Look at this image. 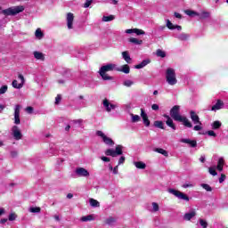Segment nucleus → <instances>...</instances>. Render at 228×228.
Here are the masks:
<instances>
[{
  "instance_id": "obj_41",
  "label": "nucleus",
  "mask_w": 228,
  "mask_h": 228,
  "mask_svg": "<svg viewBox=\"0 0 228 228\" xmlns=\"http://www.w3.org/2000/svg\"><path fill=\"white\" fill-rule=\"evenodd\" d=\"M154 126L158 127L159 129H165L163 121H155L154 122Z\"/></svg>"
},
{
  "instance_id": "obj_33",
  "label": "nucleus",
  "mask_w": 228,
  "mask_h": 228,
  "mask_svg": "<svg viewBox=\"0 0 228 228\" xmlns=\"http://www.w3.org/2000/svg\"><path fill=\"white\" fill-rule=\"evenodd\" d=\"M155 152H158L159 154H162V156H165V158H168V151L166 150H163L162 148L155 149Z\"/></svg>"
},
{
  "instance_id": "obj_46",
  "label": "nucleus",
  "mask_w": 228,
  "mask_h": 228,
  "mask_svg": "<svg viewBox=\"0 0 228 228\" xmlns=\"http://www.w3.org/2000/svg\"><path fill=\"white\" fill-rule=\"evenodd\" d=\"M8 92V86H3L0 88V95H3L4 94H6Z\"/></svg>"
},
{
  "instance_id": "obj_55",
  "label": "nucleus",
  "mask_w": 228,
  "mask_h": 228,
  "mask_svg": "<svg viewBox=\"0 0 228 228\" xmlns=\"http://www.w3.org/2000/svg\"><path fill=\"white\" fill-rule=\"evenodd\" d=\"M102 161H104L105 163H110L111 159L108 157H101Z\"/></svg>"
},
{
  "instance_id": "obj_54",
  "label": "nucleus",
  "mask_w": 228,
  "mask_h": 228,
  "mask_svg": "<svg viewBox=\"0 0 228 228\" xmlns=\"http://www.w3.org/2000/svg\"><path fill=\"white\" fill-rule=\"evenodd\" d=\"M125 33H126V35H132V33H134V28L126 29Z\"/></svg>"
},
{
  "instance_id": "obj_6",
  "label": "nucleus",
  "mask_w": 228,
  "mask_h": 228,
  "mask_svg": "<svg viewBox=\"0 0 228 228\" xmlns=\"http://www.w3.org/2000/svg\"><path fill=\"white\" fill-rule=\"evenodd\" d=\"M124 146L118 144L116 146L115 150L108 149L105 151V156H111V158H117V156H122L124 154Z\"/></svg>"
},
{
  "instance_id": "obj_19",
  "label": "nucleus",
  "mask_w": 228,
  "mask_h": 228,
  "mask_svg": "<svg viewBox=\"0 0 228 228\" xmlns=\"http://www.w3.org/2000/svg\"><path fill=\"white\" fill-rule=\"evenodd\" d=\"M34 58L36 60H38L39 61H45V54H44L42 52L35 51L33 52Z\"/></svg>"
},
{
  "instance_id": "obj_50",
  "label": "nucleus",
  "mask_w": 228,
  "mask_h": 228,
  "mask_svg": "<svg viewBox=\"0 0 228 228\" xmlns=\"http://www.w3.org/2000/svg\"><path fill=\"white\" fill-rule=\"evenodd\" d=\"M152 208H153L154 213L159 211V205H158V203L153 202V203H152Z\"/></svg>"
},
{
  "instance_id": "obj_59",
  "label": "nucleus",
  "mask_w": 228,
  "mask_h": 228,
  "mask_svg": "<svg viewBox=\"0 0 228 228\" xmlns=\"http://www.w3.org/2000/svg\"><path fill=\"white\" fill-rule=\"evenodd\" d=\"M225 181V175H221V177L219 178V183H222Z\"/></svg>"
},
{
  "instance_id": "obj_56",
  "label": "nucleus",
  "mask_w": 228,
  "mask_h": 228,
  "mask_svg": "<svg viewBox=\"0 0 228 228\" xmlns=\"http://www.w3.org/2000/svg\"><path fill=\"white\" fill-rule=\"evenodd\" d=\"M151 110H153V111H158V110H159V104H152L151 105Z\"/></svg>"
},
{
  "instance_id": "obj_21",
  "label": "nucleus",
  "mask_w": 228,
  "mask_h": 228,
  "mask_svg": "<svg viewBox=\"0 0 228 228\" xmlns=\"http://www.w3.org/2000/svg\"><path fill=\"white\" fill-rule=\"evenodd\" d=\"M180 142L182 143H187L188 145H190L192 148L197 147V141L195 140H191V139H181Z\"/></svg>"
},
{
  "instance_id": "obj_16",
  "label": "nucleus",
  "mask_w": 228,
  "mask_h": 228,
  "mask_svg": "<svg viewBox=\"0 0 228 228\" xmlns=\"http://www.w3.org/2000/svg\"><path fill=\"white\" fill-rule=\"evenodd\" d=\"M166 26L168 29L171 30L177 29V31H181V29H183V27L179 25H174L170 20H166Z\"/></svg>"
},
{
  "instance_id": "obj_40",
  "label": "nucleus",
  "mask_w": 228,
  "mask_h": 228,
  "mask_svg": "<svg viewBox=\"0 0 228 228\" xmlns=\"http://www.w3.org/2000/svg\"><path fill=\"white\" fill-rule=\"evenodd\" d=\"M115 222H117V219L115 217H109L105 221L107 225H113V224H115Z\"/></svg>"
},
{
  "instance_id": "obj_61",
  "label": "nucleus",
  "mask_w": 228,
  "mask_h": 228,
  "mask_svg": "<svg viewBox=\"0 0 228 228\" xmlns=\"http://www.w3.org/2000/svg\"><path fill=\"white\" fill-rule=\"evenodd\" d=\"M200 163H205L206 162V156L201 155L200 158Z\"/></svg>"
},
{
  "instance_id": "obj_60",
  "label": "nucleus",
  "mask_w": 228,
  "mask_h": 228,
  "mask_svg": "<svg viewBox=\"0 0 228 228\" xmlns=\"http://www.w3.org/2000/svg\"><path fill=\"white\" fill-rule=\"evenodd\" d=\"M26 111L27 113H29V114L33 113V107H27Z\"/></svg>"
},
{
  "instance_id": "obj_3",
  "label": "nucleus",
  "mask_w": 228,
  "mask_h": 228,
  "mask_svg": "<svg viewBox=\"0 0 228 228\" xmlns=\"http://www.w3.org/2000/svg\"><path fill=\"white\" fill-rule=\"evenodd\" d=\"M26 8L24 5L12 6L5 10H3L1 13L5 17H15V15H19V13H22Z\"/></svg>"
},
{
  "instance_id": "obj_34",
  "label": "nucleus",
  "mask_w": 228,
  "mask_h": 228,
  "mask_svg": "<svg viewBox=\"0 0 228 228\" xmlns=\"http://www.w3.org/2000/svg\"><path fill=\"white\" fill-rule=\"evenodd\" d=\"M81 222H92L94 220V216H84L80 218Z\"/></svg>"
},
{
  "instance_id": "obj_29",
  "label": "nucleus",
  "mask_w": 228,
  "mask_h": 228,
  "mask_svg": "<svg viewBox=\"0 0 228 228\" xmlns=\"http://www.w3.org/2000/svg\"><path fill=\"white\" fill-rule=\"evenodd\" d=\"M35 37L37 40H42V38H44V32H42V28H37Z\"/></svg>"
},
{
  "instance_id": "obj_7",
  "label": "nucleus",
  "mask_w": 228,
  "mask_h": 228,
  "mask_svg": "<svg viewBox=\"0 0 228 228\" xmlns=\"http://www.w3.org/2000/svg\"><path fill=\"white\" fill-rule=\"evenodd\" d=\"M167 191L168 193H171V195L176 197V199H179V200H185V202H190V197L184 194V192H181L175 189H168Z\"/></svg>"
},
{
  "instance_id": "obj_49",
  "label": "nucleus",
  "mask_w": 228,
  "mask_h": 228,
  "mask_svg": "<svg viewBox=\"0 0 228 228\" xmlns=\"http://www.w3.org/2000/svg\"><path fill=\"white\" fill-rule=\"evenodd\" d=\"M124 163H126V157L121 156L118 159V167H120V165H124Z\"/></svg>"
},
{
  "instance_id": "obj_32",
  "label": "nucleus",
  "mask_w": 228,
  "mask_h": 228,
  "mask_svg": "<svg viewBox=\"0 0 228 228\" xmlns=\"http://www.w3.org/2000/svg\"><path fill=\"white\" fill-rule=\"evenodd\" d=\"M184 13L189 17H199V12L191 10H185Z\"/></svg>"
},
{
  "instance_id": "obj_22",
  "label": "nucleus",
  "mask_w": 228,
  "mask_h": 228,
  "mask_svg": "<svg viewBox=\"0 0 228 228\" xmlns=\"http://www.w3.org/2000/svg\"><path fill=\"white\" fill-rule=\"evenodd\" d=\"M224 165H225V160L224 159V157H221L217 161L216 169L219 172H222L224 170Z\"/></svg>"
},
{
  "instance_id": "obj_12",
  "label": "nucleus",
  "mask_w": 228,
  "mask_h": 228,
  "mask_svg": "<svg viewBox=\"0 0 228 228\" xmlns=\"http://www.w3.org/2000/svg\"><path fill=\"white\" fill-rule=\"evenodd\" d=\"M103 108H105L106 111L110 113L113 111V110H117L118 106L115 103L110 102V100L105 99L103 100Z\"/></svg>"
},
{
  "instance_id": "obj_62",
  "label": "nucleus",
  "mask_w": 228,
  "mask_h": 228,
  "mask_svg": "<svg viewBox=\"0 0 228 228\" xmlns=\"http://www.w3.org/2000/svg\"><path fill=\"white\" fill-rule=\"evenodd\" d=\"M175 17L176 19H183V15H181V13H179V12H175Z\"/></svg>"
},
{
  "instance_id": "obj_48",
  "label": "nucleus",
  "mask_w": 228,
  "mask_h": 228,
  "mask_svg": "<svg viewBox=\"0 0 228 228\" xmlns=\"http://www.w3.org/2000/svg\"><path fill=\"white\" fill-rule=\"evenodd\" d=\"M205 134H208V136H213L214 138H216V133L213 130H208L205 133Z\"/></svg>"
},
{
  "instance_id": "obj_11",
  "label": "nucleus",
  "mask_w": 228,
  "mask_h": 228,
  "mask_svg": "<svg viewBox=\"0 0 228 228\" xmlns=\"http://www.w3.org/2000/svg\"><path fill=\"white\" fill-rule=\"evenodd\" d=\"M11 131L14 140H22V132H20V128H19V126H13Z\"/></svg>"
},
{
  "instance_id": "obj_5",
  "label": "nucleus",
  "mask_w": 228,
  "mask_h": 228,
  "mask_svg": "<svg viewBox=\"0 0 228 228\" xmlns=\"http://www.w3.org/2000/svg\"><path fill=\"white\" fill-rule=\"evenodd\" d=\"M190 117L193 124H195L193 131H202V122H200V118H199L195 110L190 111Z\"/></svg>"
},
{
  "instance_id": "obj_15",
  "label": "nucleus",
  "mask_w": 228,
  "mask_h": 228,
  "mask_svg": "<svg viewBox=\"0 0 228 228\" xmlns=\"http://www.w3.org/2000/svg\"><path fill=\"white\" fill-rule=\"evenodd\" d=\"M14 124L16 126L20 124V105H15L14 107Z\"/></svg>"
},
{
  "instance_id": "obj_4",
  "label": "nucleus",
  "mask_w": 228,
  "mask_h": 228,
  "mask_svg": "<svg viewBox=\"0 0 228 228\" xmlns=\"http://www.w3.org/2000/svg\"><path fill=\"white\" fill-rule=\"evenodd\" d=\"M166 81L171 86L174 85H177V78L175 77V69L172 68H168L166 71Z\"/></svg>"
},
{
  "instance_id": "obj_18",
  "label": "nucleus",
  "mask_w": 228,
  "mask_h": 228,
  "mask_svg": "<svg viewBox=\"0 0 228 228\" xmlns=\"http://www.w3.org/2000/svg\"><path fill=\"white\" fill-rule=\"evenodd\" d=\"M163 118H167L166 120L167 126H168V127H171V129H174V131H175L176 127H175V125L174 124V120L172 119V118H170V116L167 114H164Z\"/></svg>"
},
{
  "instance_id": "obj_51",
  "label": "nucleus",
  "mask_w": 228,
  "mask_h": 228,
  "mask_svg": "<svg viewBox=\"0 0 228 228\" xmlns=\"http://www.w3.org/2000/svg\"><path fill=\"white\" fill-rule=\"evenodd\" d=\"M17 218V215H15L14 213H12L9 215V221L10 222H13V220H15Z\"/></svg>"
},
{
  "instance_id": "obj_31",
  "label": "nucleus",
  "mask_w": 228,
  "mask_h": 228,
  "mask_svg": "<svg viewBox=\"0 0 228 228\" xmlns=\"http://www.w3.org/2000/svg\"><path fill=\"white\" fill-rule=\"evenodd\" d=\"M89 204L92 208H100L101 203L97 200L90 199Z\"/></svg>"
},
{
  "instance_id": "obj_20",
  "label": "nucleus",
  "mask_w": 228,
  "mask_h": 228,
  "mask_svg": "<svg viewBox=\"0 0 228 228\" xmlns=\"http://www.w3.org/2000/svg\"><path fill=\"white\" fill-rule=\"evenodd\" d=\"M224 109V102L222 100H217L216 103L212 106L211 111H218V110Z\"/></svg>"
},
{
  "instance_id": "obj_26",
  "label": "nucleus",
  "mask_w": 228,
  "mask_h": 228,
  "mask_svg": "<svg viewBox=\"0 0 228 228\" xmlns=\"http://www.w3.org/2000/svg\"><path fill=\"white\" fill-rule=\"evenodd\" d=\"M134 167H136L139 170H145L147 168V165L144 162L142 161H134Z\"/></svg>"
},
{
  "instance_id": "obj_28",
  "label": "nucleus",
  "mask_w": 228,
  "mask_h": 228,
  "mask_svg": "<svg viewBox=\"0 0 228 228\" xmlns=\"http://www.w3.org/2000/svg\"><path fill=\"white\" fill-rule=\"evenodd\" d=\"M210 16H211V13L209 12H206V11H203L200 13L199 12V15H198V17L201 20L209 19Z\"/></svg>"
},
{
  "instance_id": "obj_25",
  "label": "nucleus",
  "mask_w": 228,
  "mask_h": 228,
  "mask_svg": "<svg viewBox=\"0 0 228 228\" xmlns=\"http://www.w3.org/2000/svg\"><path fill=\"white\" fill-rule=\"evenodd\" d=\"M118 72H123L124 74H129L131 72V69L129 68V65L125 64L120 69H116Z\"/></svg>"
},
{
  "instance_id": "obj_57",
  "label": "nucleus",
  "mask_w": 228,
  "mask_h": 228,
  "mask_svg": "<svg viewBox=\"0 0 228 228\" xmlns=\"http://www.w3.org/2000/svg\"><path fill=\"white\" fill-rule=\"evenodd\" d=\"M193 183H184L182 185L183 188H193Z\"/></svg>"
},
{
  "instance_id": "obj_9",
  "label": "nucleus",
  "mask_w": 228,
  "mask_h": 228,
  "mask_svg": "<svg viewBox=\"0 0 228 228\" xmlns=\"http://www.w3.org/2000/svg\"><path fill=\"white\" fill-rule=\"evenodd\" d=\"M18 79L20 80V83H19V81L17 80H13L12 85V88H16L17 90H20V88H22L26 83V78H24V76L22 74H19L18 75Z\"/></svg>"
},
{
  "instance_id": "obj_24",
  "label": "nucleus",
  "mask_w": 228,
  "mask_h": 228,
  "mask_svg": "<svg viewBox=\"0 0 228 228\" xmlns=\"http://www.w3.org/2000/svg\"><path fill=\"white\" fill-rule=\"evenodd\" d=\"M149 63H151V60L147 59V60H143L141 63L137 64L134 66V69H143L144 67H147V65H149Z\"/></svg>"
},
{
  "instance_id": "obj_58",
  "label": "nucleus",
  "mask_w": 228,
  "mask_h": 228,
  "mask_svg": "<svg viewBox=\"0 0 228 228\" xmlns=\"http://www.w3.org/2000/svg\"><path fill=\"white\" fill-rule=\"evenodd\" d=\"M112 173L114 174V175H117V174H118V166L113 167Z\"/></svg>"
},
{
  "instance_id": "obj_8",
  "label": "nucleus",
  "mask_w": 228,
  "mask_h": 228,
  "mask_svg": "<svg viewBox=\"0 0 228 228\" xmlns=\"http://www.w3.org/2000/svg\"><path fill=\"white\" fill-rule=\"evenodd\" d=\"M97 136H100V138H102L103 143H105V145H115V142L112 141L111 138H110L108 135H106L102 131H97L96 132Z\"/></svg>"
},
{
  "instance_id": "obj_47",
  "label": "nucleus",
  "mask_w": 228,
  "mask_h": 228,
  "mask_svg": "<svg viewBox=\"0 0 228 228\" xmlns=\"http://www.w3.org/2000/svg\"><path fill=\"white\" fill-rule=\"evenodd\" d=\"M134 84V82H133L132 80H125L123 83L124 86H127V87L133 86Z\"/></svg>"
},
{
  "instance_id": "obj_39",
  "label": "nucleus",
  "mask_w": 228,
  "mask_h": 228,
  "mask_svg": "<svg viewBox=\"0 0 228 228\" xmlns=\"http://www.w3.org/2000/svg\"><path fill=\"white\" fill-rule=\"evenodd\" d=\"M189 37L190 36H188V34L182 33V34L177 36V38H178V40L184 41V40H188Z\"/></svg>"
},
{
  "instance_id": "obj_23",
  "label": "nucleus",
  "mask_w": 228,
  "mask_h": 228,
  "mask_svg": "<svg viewBox=\"0 0 228 228\" xmlns=\"http://www.w3.org/2000/svg\"><path fill=\"white\" fill-rule=\"evenodd\" d=\"M128 42L130 44H134V45H142V44H143V40L138 39V38H135V37L128 38Z\"/></svg>"
},
{
  "instance_id": "obj_64",
  "label": "nucleus",
  "mask_w": 228,
  "mask_h": 228,
  "mask_svg": "<svg viewBox=\"0 0 228 228\" xmlns=\"http://www.w3.org/2000/svg\"><path fill=\"white\" fill-rule=\"evenodd\" d=\"M6 222H8L7 218H4L0 220V224H6Z\"/></svg>"
},
{
  "instance_id": "obj_2",
  "label": "nucleus",
  "mask_w": 228,
  "mask_h": 228,
  "mask_svg": "<svg viewBox=\"0 0 228 228\" xmlns=\"http://www.w3.org/2000/svg\"><path fill=\"white\" fill-rule=\"evenodd\" d=\"M115 69H117V65L113 63H109L100 68L99 74L103 81H111V79H113V77L106 74V72H111Z\"/></svg>"
},
{
  "instance_id": "obj_27",
  "label": "nucleus",
  "mask_w": 228,
  "mask_h": 228,
  "mask_svg": "<svg viewBox=\"0 0 228 228\" xmlns=\"http://www.w3.org/2000/svg\"><path fill=\"white\" fill-rule=\"evenodd\" d=\"M122 58L126 63H131L132 61L131 55H129V52L127 51L122 52Z\"/></svg>"
},
{
  "instance_id": "obj_53",
  "label": "nucleus",
  "mask_w": 228,
  "mask_h": 228,
  "mask_svg": "<svg viewBox=\"0 0 228 228\" xmlns=\"http://www.w3.org/2000/svg\"><path fill=\"white\" fill-rule=\"evenodd\" d=\"M61 102V95L58 94L55 98V104H60Z\"/></svg>"
},
{
  "instance_id": "obj_45",
  "label": "nucleus",
  "mask_w": 228,
  "mask_h": 228,
  "mask_svg": "<svg viewBox=\"0 0 228 228\" xmlns=\"http://www.w3.org/2000/svg\"><path fill=\"white\" fill-rule=\"evenodd\" d=\"M134 33H135V35H137L138 37L140 35H145V31H143L140 28H134Z\"/></svg>"
},
{
  "instance_id": "obj_1",
  "label": "nucleus",
  "mask_w": 228,
  "mask_h": 228,
  "mask_svg": "<svg viewBox=\"0 0 228 228\" xmlns=\"http://www.w3.org/2000/svg\"><path fill=\"white\" fill-rule=\"evenodd\" d=\"M170 117L176 122H182L185 127H193V125L191 124V122H190V119L181 115V107L179 105H175L170 110Z\"/></svg>"
},
{
  "instance_id": "obj_10",
  "label": "nucleus",
  "mask_w": 228,
  "mask_h": 228,
  "mask_svg": "<svg viewBox=\"0 0 228 228\" xmlns=\"http://www.w3.org/2000/svg\"><path fill=\"white\" fill-rule=\"evenodd\" d=\"M77 177H90V172L85 167H77L75 170Z\"/></svg>"
},
{
  "instance_id": "obj_63",
  "label": "nucleus",
  "mask_w": 228,
  "mask_h": 228,
  "mask_svg": "<svg viewBox=\"0 0 228 228\" xmlns=\"http://www.w3.org/2000/svg\"><path fill=\"white\" fill-rule=\"evenodd\" d=\"M74 124L81 125V124H83V119H76V120L74 121Z\"/></svg>"
},
{
  "instance_id": "obj_30",
  "label": "nucleus",
  "mask_w": 228,
  "mask_h": 228,
  "mask_svg": "<svg viewBox=\"0 0 228 228\" xmlns=\"http://www.w3.org/2000/svg\"><path fill=\"white\" fill-rule=\"evenodd\" d=\"M211 127L212 129H214L215 131H216L217 129H220L222 127V122L216 120V121H214L212 124H211Z\"/></svg>"
},
{
  "instance_id": "obj_37",
  "label": "nucleus",
  "mask_w": 228,
  "mask_h": 228,
  "mask_svg": "<svg viewBox=\"0 0 228 228\" xmlns=\"http://www.w3.org/2000/svg\"><path fill=\"white\" fill-rule=\"evenodd\" d=\"M130 117H131V121L133 123L140 122L141 120V118L139 115L130 114Z\"/></svg>"
},
{
  "instance_id": "obj_14",
  "label": "nucleus",
  "mask_w": 228,
  "mask_h": 228,
  "mask_svg": "<svg viewBox=\"0 0 228 228\" xmlns=\"http://www.w3.org/2000/svg\"><path fill=\"white\" fill-rule=\"evenodd\" d=\"M66 22H67L68 29H73V28H74V13L68 12L66 14Z\"/></svg>"
},
{
  "instance_id": "obj_13",
  "label": "nucleus",
  "mask_w": 228,
  "mask_h": 228,
  "mask_svg": "<svg viewBox=\"0 0 228 228\" xmlns=\"http://www.w3.org/2000/svg\"><path fill=\"white\" fill-rule=\"evenodd\" d=\"M195 216H197V210L191 209L189 212H187L183 215V218L185 222H190V221L193 220V218H195Z\"/></svg>"
},
{
  "instance_id": "obj_44",
  "label": "nucleus",
  "mask_w": 228,
  "mask_h": 228,
  "mask_svg": "<svg viewBox=\"0 0 228 228\" xmlns=\"http://www.w3.org/2000/svg\"><path fill=\"white\" fill-rule=\"evenodd\" d=\"M208 172H209V175H217V173H216V167H209L208 168Z\"/></svg>"
},
{
  "instance_id": "obj_36",
  "label": "nucleus",
  "mask_w": 228,
  "mask_h": 228,
  "mask_svg": "<svg viewBox=\"0 0 228 228\" xmlns=\"http://www.w3.org/2000/svg\"><path fill=\"white\" fill-rule=\"evenodd\" d=\"M111 20H115V16L114 15H109V16H103L102 17V21L103 22H111Z\"/></svg>"
},
{
  "instance_id": "obj_38",
  "label": "nucleus",
  "mask_w": 228,
  "mask_h": 228,
  "mask_svg": "<svg viewBox=\"0 0 228 228\" xmlns=\"http://www.w3.org/2000/svg\"><path fill=\"white\" fill-rule=\"evenodd\" d=\"M201 188H203V190H205L206 191H213V188L211 187V185L208 184V183H201L200 184Z\"/></svg>"
},
{
  "instance_id": "obj_17",
  "label": "nucleus",
  "mask_w": 228,
  "mask_h": 228,
  "mask_svg": "<svg viewBox=\"0 0 228 228\" xmlns=\"http://www.w3.org/2000/svg\"><path fill=\"white\" fill-rule=\"evenodd\" d=\"M141 117L142 118V122L146 127H149L151 126V121L149 120V116H147V113H145V110L143 109H141Z\"/></svg>"
},
{
  "instance_id": "obj_43",
  "label": "nucleus",
  "mask_w": 228,
  "mask_h": 228,
  "mask_svg": "<svg viewBox=\"0 0 228 228\" xmlns=\"http://www.w3.org/2000/svg\"><path fill=\"white\" fill-rule=\"evenodd\" d=\"M40 211H41L40 207H31L29 208L30 213H40Z\"/></svg>"
},
{
  "instance_id": "obj_35",
  "label": "nucleus",
  "mask_w": 228,
  "mask_h": 228,
  "mask_svg": "<svg viewBox=\"0 0 228 228\" xmlns=\"http://www.w3.org/2000/svg\"><path fill=\"white\" fill-rule=\"evenodd\" d=\"M198 222H199L200 227H202V228H208V221H207L206 219L200 218V219L198 220Z\"/></svg>"
},
{
  "instance_id": "obj_52",
  "label": "nucleus",
  "mask_w": 228,
  "mask_h": 228,
  "mask_svg": "<svg viewBox=\"0 0 228 228\" xmlns=\"http://www.w3.org/2000/svg\"><path fill=\"white\" fill-rule=\"evenodd\" d=\"M92 3H94V0H86V3L84 4V8H89Z\"/></svg>"
},
{
  "instance_id": "obj_42",
  "label": "nucleus",
  "mask_w": 228,
  "mask_h": 228,
  "mask_svg": "<svg viewBox=\"0 0 228 228\" xmlns=\"http://www.w3.org/2000/svg\"><path fill=\"white\" fill-rule=\"evenodd\" d=\"M157 56L159 58H165L167 56V53H165V51H163L161 49H158L157 50Z\"/></svg>"
}]
</instances>
